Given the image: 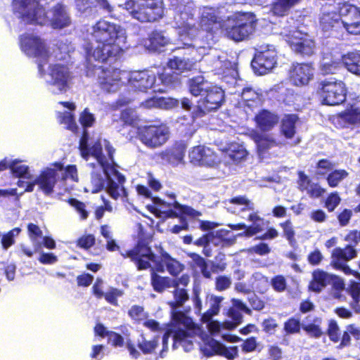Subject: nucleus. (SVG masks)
Here are the masks:
<instances>
[{
	"instance_id": "1",
	"label": "nucleus",
	"mask_w": 360,
	"mask_h": 360,
	"mask_svg": "<svg viewBox=\"0 0 360 360\" xmlns=\"http://www.w3.org/2000/svg\"><path fill=\"white\" fill-rule=\"evenodd\" d=\"M82 157L93 169L89 190L97 193L105 188L108 194L113 199L127 196L124 188V176L114 167V149L105 140L99 139L93 143L89 141L88 133L84 131L79 142Z\"/></svg>"
},
{
	"instance_id": "2",
	"label": "nucleus",
	"mask_w": 360,
	"mask_h": 360,
	"mask_svg": "<svg viewBox=\"0 0 360 360\" xmlns=\"http://www.w3.org/2000/svg\"><path fill=\"white\" fill-rule=\"evenodd\" d=\"M172 281L177 283V285H172L175 288L173 292L174 300L168 303L172 309V326L162 338V349L160 353L162 358L165 356V353L167 350L168 340L170 337H172L174 349L181 346L185 352H190L193 347V339L198 331L192 319L177 310L188 299L187 291L180 286H186L190 281V277L184 274Z\"/></svg>"
},
{
	"instance_id": "3",
	"label": "nucleus",
	"mask_w": 360,
	"mask_h": 360,
	"mask_svg": "<svg viewBox=\"0 0 360 360\" xmlns=\"http://www.w3.org/2000/svg\"><path fill=\"white\" fill-rule=\"evenodd\" d=\"M87 32L96 44L86 43L84 45L86 60L89 64L94 61L103 63L115 60L127 47V32L120 25L99 20Z\"/></svg>"
},
{
	"instance_id": "4",
	"label": "nucleus",
	"mask_w": 360,
	"mask_h": 360,
	"mask_svg": "<svg viewBox=\"0 0 360 360\" xmlns=\"http://www.w3.org/2000/svg\"><path fill=\"white\" fill-rule=\"evenodd\" d=\"M174 11V22L179 29L176 44L177 49H192L199 51L205 48L200 39L202 31L199 30L193 19L194 4L191 0H169Z\"/></svg>"
},
{
	"instance_id": "5",
	"label": "nucleus",
	"mask_w": 360,
	"mask_h": 360,
	"mask_svg": "<svg viewBox=\"0 0 360 360\" xmlns=\"http://www.w3.org/2000/svg\"><path fill=\"white\" fill-rule=\"evenodd\" d=\"M13 9L26 23L45 25L49 22L54 29H63L71 24V18L66 8L57 4L49 12L36 0H13Z\"/></svg>"
},
{
	"instance_id": "6",
	"label": "nucleus",
	"mask_w": 360,
	"mask_h": 360,
	"mask_svg": "<svg viewBox=\"0 0 360 360\" xmlns=\"http://www.w3.org/2000/svg\"><path fill=\"white\" fill-rule=\"evenodd\" d=\"M122 255L134 262L139 270L150 268L153 263L156 271L164 272L166 266L170 274L176 276L184 269V266L179 262L172 258L167 252L162 253L161 260L158 261L150 248L142 242H139L134 249L126 252L125 254L122 253Z\"/></svg>"
},
{
	"instance_id": "7",
	"label": "nucleus",
	"mask_w": 360,
	"mask_h": 360,
	"mask_svg": "<svg viewBox=\"0 0 360 360\" xmlns=\"http://www.w3.org/2000/svg\"><path fill=\"white\" fill-rule=\"evenodd\" d=\"M66 181L72 182L78 181L76 166L69 165L64 168L60 163H55L43 169L35 177V183L39 190L46 195H50L56 192L57 188H58V193L68 191V187L61 188Z\"/></svg>"
},
{
	"instance_id": "8",
	"label": "nucleus",
	"mask_w": 360,
	"mask_h": 360,
	"mask_svg": "<svg viewBox=\"0 0 360 360\" xmlns=\"http://www.w3.org/2000/svg\"><path fill=\"white\" fill-rule=\"evenodd\" d=\"M49 60L39 63V77L44 80L51 94L59 95L66 93L71 87L72 79L69 68L60 63L49 64Z\"/></svg>"
},
{
	"instance_id": "9",
	"label": "nucleus",
	"mask_w": 360,
	"mask_h": 360,
	"mask_svg": "<svg viewBox=\"0 0 360 360\" xmlns=\"http://www.w3.org/2000/svg\"><path fill=\"white\" fill-rule=\"evenodd\" d=\"M119 6H123L132 18L141 22L156 21L164 13L162 0H128Z\"/></svg>"
},
{
	"instance_id": "10",
	"label": "nucleus",
	"mask_w": 360,
	"mask_h": 360,
	"mask_svg": "<svg viewBox=\"0 0 360 360\" xmlns=\"http://www.w3.org/2000/svg\"><path fill=\"white\" fill-rule=\"evenodd\" d=\"M255 16L251 13H236L228 17L222 27L226 36L236 41L248 39L255 30Z\"/></svg>"
},
{
	"instance_id": "11",
	"label": "nucleus",
	"mask_w": 360,
	"mask_h": 360,
	"mask_svg": "<svg viewBox=\"0 0 360 360\" xmlns=\"http://www.w3.org/2000/svg\"><path fill=\"white\" fill-rule=\"evenodd\" d=\"M86 75L89 77L97 76L98 82L102 89L107 92H115L124 83L127 72L119 69H103L86 63Z\"/></svg>"
},
{
	"instance_id": "12",
	"label": "nucleus",
	"mask_w": 360,
	"mask_h": 360,
	"mask_svg": "<svg viewBox=\"0 0 360 360\" xmlns=\"http://www.w3.org/2000/svg\"><path fill=\"white\" fill-rule=\"evenodd\" d=\"M147 207L157 217L162 219L177 217L180 214L188 215L191 217L199 215V212L191 207L181 205L176 201L166 202L159 198H153V204L148 205Z\"/></svg>"
},
{
	"instance_id": "13",
	"label": "nucleus",
	"mask_w": 360,
	"mask_h": 360,
	"mask_svg": "<svg viewBox=\"0 0 360 360\" xmlns=\"http://www.w3.org/2000/svg\"><path fill=\"white\" fill-rule=\"evenodd\" d=\"M277 51L274 45L262 44L256 49V53L252 61L255 73L263 75L269 72L276 65Z\"/></svg>"
},
{
	"instance_id": "14",
	"label": "nucleus",
	"mask_w": 360,
	"mask_h": 360,
	"mask_svg": "<svg viewBox=\"0 0 360 360\" xmlns=\"http://www.w3.org/2000/svg\"><path fill=\"white\" fill-rule=\"evenodd\" d=\"M139 139L149 148H157L164 145L169 137V128L165 124L148 125L139 129Z\"/></svg>"
},
{
	"instance_id": "15",
	"label": "nucleus",
	"mask_w": 360,
	"mask_h": 360,
	"mask_svg": "<svg viewBox=\"0 0 360 360\" xmlns=\"http://www.w3.org/2000/svg\"><path fill=\"white\" fill-rule=\"evenodd\" d=\"M280 34L285 37V41L294 51L303 56H310L314 53L315 49L314 41L302 32L295 30L294 27H284Z\"/></svg>"
},
{
	"instance_id": "16",
	"label": "nucleus",
	"mask_w": 360,
	"mask_h": 360,
	"mask_svg": "<svg viewBox=\"0 0 360 360\" xmlns=\"http://www.w3.org/2000/svg\"><path fill=\"white\" fill-rule=\"evenodd\" d=\"M224 99V93L222 89L212 84L209 91L200 98L196 106L193 108V117H200L207 112L218 109Z\"/></svg>"
},
{
	"instance_id": "17",
	"label": "nucleus",
	"mask_w": 360,
	"mask_h": 360,
	"mask_svg": "<svg viewBox=\"0 0 360 360\" xmlns=\"http://www.w3.org/2000/svg\"><path fill=\"white\" fill-rule=\"evenodd\" d=\"M127 79L131 88L135 91L146 92L152 89L155 92H164L165 89L157 83L155 74L152 71L142 70L127 72Z\"/></svg>"
},
{
	"instance_id": "18",
	"label": "nucleus",
	"mask_w": 360,
	"mask_h": 360,
	"mask_svg": "<svg viewBox=\"0 0 360 360\" xmlns=\"http://www.w3.org/2000/svg\"><path fill=\"white\" fill-rule=\"evenodd\" d=\"M21 51L28 57L37 58L39 63L46 61L51 56L46 49L44 42L33 34H25L20 37Z\"/></svg>"
},
{
	"instance_id": "19",
	"label": "nucleus",
	"mask_w": 360,
	"mask_h": 360,
	"mask_svg": "<svg viewBox=\"0 0 360 360\" xmlns=\"http://www.w3.org/2000/svg\"><path fill=\"white\" fill-rule=\"evenodd\" d=\"M233 308L228 311V316L233 320V322L225 321L221 324L219 321H212L207 325L209 332L212 335H218L221 333V329L231 330L236 328L242 321V314L236 308L244 311L247 314H251V310L241 300L233 299Z\"/></svg>"
},
{
	"instance_id": "20",
	"label": "nucleus",
	"mask_w": 360,
	"mask_h": 360,
	"mask_svg": "<svg viewBox=\"0 0 360 360\" xmlns=\"http://www.w3.org/2000/svg\"><path fill=\"white\" fill-rule=\"evenodd\" d=\"M342 4L326 3L322 6L319 16V26L323 32L330 34L342 27V16L339 13Z\"/></svg>"
},
{
	"instance_id": "21",
	"label": "nucleus",
	"mask_w": 360,
	"mask_h": 360,
	"mask_svg": "<svg viewBox=\"0 0 360 360\" xmlns=\"http://www.w3.org/2000/svg\"><path fill=\"white\" fill-rule=\"evenodd\" d=\"M321 96L323 103L326 105H340L346 99L345 85L341 81H324L322 83Z\"/></svg>"
},
{
	"instance_id": "22",
	"label": "nucleus",
	"mask_w": 360,
	"mask_h": 360,
	"mask_svg": "<svg viewBox=\"0 0 360 360\" xmlns=\"http://www.w3.org/2000/svg\"><path fill=\"white\" fill-rule=\"evenodd\" d=\"M339 13L342 16V27L349 34H360V9L348 3H342Z\"/></svg>"
},
{
	"instance_id": "23",
	"label": "nucleus",
	"mask_w": 360,
	"mask_h": 360,
	"mask_svg": "<svg viewBox=\"0 0 360 360\" xmlns=\"http://www.w3.org/2000/svg\"><path fill=\"white\" fill-rule=\"evenodd\" d=\"M356 256V252L350 245L342 249L337 248L332 252L331 265L336 269L342 271L345 274L354 275L360 279V274L351 269L346 264V262L354 258Z\"/></svg>"
},
{
	"instance_id": "24",
	"label": "nucleus",
	"mask_w": 360,
	"mask_h": 360,
	"mask_svg": "<svg viewBox=\"0 0 360 360\" xmlns=\"http://www.w3.org/2000/svg\"><path fill=\"white\" fill-rule=\"evenodd\" d=\"M333 123L340 129L360 128V106L352 105L333 117Z\"/></svg>"
},
{
	"instance_id": "25",
	"label": "nucleus",
	"mask_w": 360,
	"mask_h": 360,
	"mask_svg": "<svg viewBox=\"0 0 360 360\" xmlns=\"http://www.w3.org/2000/svg\"><path fill=\"white\" fill-rule=\"evenodd\" d=\"M314 77V69L308 63L293 64L289 70V79L295 86L307 84Z\"/></svg>"
},
{
	"instance_id": "26",
	"label": "nucleus",
	"mask_w": 360,
	"mask_h": 360,
	"mask_svg": "<svg viewBox=\"0 0 360 360\" xmlns=\"http://www.w3.org/2000/svg\"><path fill=\"white\" fill-rule=\"evenodd\" d=\"M248 221L252 222L250 226L245 224H229V226L233 230L245 229L243 233H238V236L251 237L261 232L264 227V219L260 217L257 212H252L247 215Z\"/></svg>"
},
{
	"instance_id": "27",
	"label": "nucleus",
	"mask_w": 360,
	"mask_h": 360,
	"mask_svg": "<svg viewBox=\"0 0 360 360\" xmlns=\"http://www.w3.org/2000/svg\"><path fill=\"white\" fill-rule=\"evenodd\" d=\"M189 158L195 165L213 166L219 161L212 149L202 146L194 147L189 153Z\"/></svg>"
},
{
	"instance_id": "28",
	"label": "nucleus",
	"mask_w": 360,
	"mask_h": 360,
	"mask_svg": "<svg viewBox=\"0 0 360 360\" xmlns=\"http://www.w3.org/2000/svg\"><path fill=\"white\" fill-rule=\"evenodd\" d=\"M200 26L201 30H200L202 31L200 39L205 43L202 39L204 35V31L211 32L214 28L217 29L221 26L219 20V11L212 7H203L201 10Z\"/></svg>"
},
{
	"instance_id": "29",
	"label": "nucleus",
	"mask_w": 360,
	"mask_h": 360,
	"mask_svg": "<svg viewBox=\"0 0 360 360\" xmlns=\"http://www.w3.org/2000/svg\"><path fill=\"white\" fill-rule=\"evenodd\" d=\"M256 127L262 131L272 130L278 123V115L268 110H260L255 116Z\"/></svg>"
},
{
	"instance_id": "30",
	"label": "nucleus",
	"mask_w": 360,
	"mask_h": 360,
	"mask_svg": "<svg viewBox=\"0 0 360 360\" xmlns=\"http://www.w3.org/2000/svg\"><path fill=\"white\" fill-rule=\"evenodd\" d=\"M251 139L255 143L258 154L260 157L269 149L279 146V142L277 141L272 134L253 131L251 134Z\"/></svg>"
},
{
	"instance_id": "31",
	"label": "nucleus",
	"mask_w": 360,
	"mask_h": 360,
	"mask_svg": "<svg viewBox=\"0 0 360 360\" xmlns=\"http://www.w3.org/2000/svg\"><path fill=\"white\" fill-rule=\"evenodd\" d=\"M226 207L229 212L240 215L243 219L247 218L246 211L253 212L255 205L252 202L245 196H236L226 202Z\"/></svg>"
},
{
	"instance_id": "32",
	"label": "nucleus",
	"mask_w": 360,
	"mask_h": 360,
	"mask_svg": "<svg viewBox=\"0 0 360 360\" xmlns=\"http://www.w3.org/2000/svg\"><path fill=\"white\" fill-rule=\"evenodd\" d=\"M236 236L231 231L221 229L209 233L210 243L216 247H226L233 245Z\"/></svg>"
},
{
	"instance_id": "33",
	"label": "nucleus",
	"mask_w": 360,
	"mask_h": 360,
	"mask_svg": "<svg viewBox=\"0 0 360 360\" xmlns=\"http://www.w3.org/2000/svg\"><path fill=\"white\" fill-rule=\"evenodd\" d=\"M58 105L70 110L58 112L57 118L59 123L63 124L66 129L75 131L77 128L72 114V111L76 108L75 103L71 102H60Z\"/></svg>"
},
{
	"instance_id": "34",
	"label": "nucleus",
	"mask_w": 360,
	"mask_h": 360,
	"mask_svg": "<svg viewBox=\"0 0 360 360\" xmlns=\"http://www.w3.org/2000/svg\"><path fill=\"white\" fill-rule=\"evenodd\" d=\"M158 155L163 163L177 166L184 161L185 148L183 145H178L172 148L162 151Z\"/></svg>"
},
{
	"instance_id": "35",
	"label": "nucleus",
	"mask_w": 360,
	"mask_h": 360,
	"mask_svg": "<svg viewBox=\"0 0 360 360\" xmlns=\"http://www.w3.org/2000/svg\"><path fill=\"white\" fill-rule=\"evenodd\" d=\"M188 87L189 92L193 96H204L205 94L209 91L212 84L205 79L202 75L193 77L188 79Z\"/></svg>"
},
{
	"instance_id": "36",
	"label": "nucleus",
	"mask_w": 360,
	"mask_h": 360,
	"mask_svg": "<svg viewBox=\"0 0 360 360\" xmlns=\"http://www.w3.org/2000/svg\"><path fill=\"white\" fill-rule=\"evenodd\" d=\"M176 42L177 39L175 43H172L170 39L165 36L163 32L155 31L150 34L148 44L146 43V45L151 51H160L162 47L174 44L176 45V47L170 49L173 51L174 49H178L176 48L178 46V45L176 44Z\"/></svg>"
},
{
	"instance_id": "37",
	"label": "nucleus",
	"mask_w": 360,
	"mask_h": 360,
	"mask_svg": "<svg viewBox=\"0 0 360 360\" xmlns=\"http://www.w3.org/2000/svg\"><path fill=\"white\" fill-rule=\"evenodd\" d=\"M203 61L211 63L212 71L217 75L224 74L231 67V63L225 56L218 54H210L203 58Z\"/></svg>"
},
{
	"instance_id": "38",
	"label": "nucleus",
	"mask_w": 360,
	"mask_h": 360,
	"mask_svg": "<svg viewBox=\"0 0 360 360\" xmlns=\"http://www.w3.org/2000/svg\"><path fill=\"white\" fill-rule=\"evenodd\" d=\"M312 276L313 279L309 284V288L317 292L330 284L333 277L331 274L321 269L315 270Z\"/></svg>"
},
{
	"instance_id": "39",
	"label": "nucleus",
	"mask_w": 360,
	"mask_h": 360,
	"mask_svg": "<svg viewBox=\"0 0 360 360\" xmlns=\"http://www.w3.org/2000/svg\"><path fill=\"white\" fill-rule=\"evenodd\" d=\"M157 83H158L162 88H164L165 92L167 89H171L176 86L179 84V74L174 72L168 66L165 68L162 72L159 73Z\"/></svg>"
},
{
	"instance_id": "40",
	"label": "nucleus",
	"mask_w": 360,
	"mask_h": 360,
	"mask_svg": "<svg viewBox=\"0 0 360 360\" xmlns=\"http://www.w3.org/2000/svg\"><path fill=\"white\" fill-rule=\"evenodd\" d=\"M8 168L10 169L12 174L15 177L25 179H32L29 167L23 164L22 160L7 159L6 169Z\"/></svg>"
},
{
	"instance_id": "41",
	"label": "nucleus",
	"mask_w": 360,
	"mask_h": 360,
	"mask_svg": "<svg viewBox=\"0 0 360 360\" xmlns=\"http://www.w3.org/2000/svg\"><path fill=\"white\" fill-rule=\"evenodd\" d=\"M241 98L245 105L251 110L262 104V95L251 87L244 88L241 93Z\"/></svg>"
},
{
	"instance_id": "42",
	"label": "nucleus",
	"mask_w": 360,
	"mask_h": 360,
	"mask_svg": "<svg viewBox=\"0 0 360 360\" xmlns=\"http://www.w3.org/2000/svg\"><path fill=\"white\" fill-rule=\"evenodd\" d=\"M302 0H274L270 11L274 15L282 17L286 15L290 10L301 2Z\"/></svg>"
},
{
	"instance_id": "43",
	"label": "nucleus",
	"mask_w": 360,
	"mask_h": 360,
	"mask_svg": "<svg viewBox=\"0 0 360 360\" xmlns=\"http://www.w3.org/2000/svg\"><path fill=\"white\" fill-rule=\"evenodd\" d=\"M208 346L213 353L225 356L228 359H233L238 355V349L237 347H226L221 342L212 339L208 342Z\"/></svg>"
},
{
	"instance_id": "44",
	"label": "nucleus",
	"mask_w": 360,
	"mask_h": 360,
	"mask_svg": "<svg viewBox=\"0 0 360 360\" xmlns=\"http://www.w3.org/2000/svg\"><path fill=\"white\" fill-rule=\"evenodd\" d=\"M178 105L179 101L177 99L164 97L158 98L155 96L142 103V105L146 108H160L169 109L177 106Z\"/></svg>"
},
{
	"instance_id": "45",
	"label": "nucleus",
	"mask_w": 360,
	"mask_h": 360,
	"mask_svg": "<svg viewBox=\"0 0 360 360\" xmlns=\"http://www.w3.org/2000/svg\"><path fill=\"white\" fill-rule=\"evenodd\" d=\"M155 266L151 269V285L156 292H162L166 288H171L172 285H177V283L173 281L172 278L165 276H161L155 272Z\"/></svg>"
},
{
	"instance_id": "46",
	"label": "nucleus",
	"mask_w": 360,
	"mask_h": 360,
	"mask_svg": "<svg viewBox=\"0 0 360 360\" xmlns=\"http://www.w3.org/2000/svg\"><path fill=\"white\" fill-rule=\"evenodd\" d=\"M342 62L331 54H325L320 63V71L323 75L334 74L341 67Z\"/></svg>"
},
{
	"instance_id": "47",
	"label": "nucleus",
	"mask_w": 360,
	"mask_h": 360,
	"mask_svg": "<svg viewBox=\"0 0 360 360\" xmlns=\"http://www.w3.org/2000/svg\"><path fill=\"white\" fill-rule=\"evenodd\" d=\"M342 63L353 74L360 76V53L349 52L342 56Z\"/></svg>"
},
{
	"instance_id": "48",
	"label": "nucleus",
	"mask_w": 360,
	"mask_h": 360,
	"mask_svg": "<svg viewBox=\"0 0 360 360\" xmlns=\"http://www.w3.org/2000/svg\"><path fill=\"white\" fill-rule=\"evenodd\" d=\"M224 298L215 295H211L209 298L210 309L205 312L202 316L201 320L204 323H207V325L213 321L212 317L217 315L221 308V303Z\"/></svg>"
},
{
	"instance_id": "49",
	"label": "nucleus",
	"mask_w": 360,
	"mask_h": 360,
	"mask_svg": "<svg viewBox=\"0 0 360 360\" xmlns=\"http://www.w3.org/2000/svg\"><path fill=\"white\" fill-rule=\"evenodd\" d=\"M195 60L196 59L193 60L174 56L168 61L167 66L172 70L184 72L191 70L193 68Z\"/></svg>"
},
{
	"instance_id": "50",
	"label": "nucleus",
	"mask_w": 360,
	"mask_h": 360,
	"mask_svg": "<svg viewBox=\"0 0 360 360\" xmlns=\"http://www.w3.org/2000/svg\"><path fill=\"white\" fill-rule=\"evenodd\" d=\"M297 119L298 117L295 115H288L283 118L281 131L286 139H291L295 135V124Z\"/></svg>"
},
{
	"instance_id": "51",
	"label": "nucleus",
	"mask_w": 360,
	"mask_h": 360,
	"mask_svg": "<svg viewBox=\"0 0 360 360\" xmlns=\"http://www.w3.org/2000/svg\"><path fill=\"white\" fill-rule=\"evenodd\" d=\"M73 52L74 47L71 43L68 41H61L56 45V48L53 51V56L58 60H68Z\"/></svg>"
},
{
	"instance_id": "52",
	"label": "nucleus",
	"mask_w": 360,
	"mask_h": 360,
	"mask_svg": "<svg viewBox=\"0 0 360 360\" xmlns=\"http://www.w3.org/2000/svg\"><path fill=\"white\" fill-rule=\"evenodd\" d=\"M28 236L32 242V247L36 251H40L42 247L41 239L42 237V231L37 225L29 224L27 226Z\"/></svg>"
},
{
	"instance_id": "53",
	"label": "nucleus",
	"mask_w": 360,
	"mask_h": 360,
	"mask_svg": "<svg viewBox=\"0 0 360 360\" xmlns=\"http://www.w3.org/2000/svg\"><path fill=\"white\" fill-rule=\"evenodd\" d=\"M21 232V229L16 227L12 230L2 233L0 231L1 245L4 250H7L15 243V238L19 236Z\"/></svg>"
},
{
	"instance_id": "54",
	"label": "nucleus",
	"mask_w": 360,
	"mask_h": 360,
	"mask_svg": "<svg viewBox=\"0 0 360 360\" xmlns=\"http://www.w3.org/2000/svg\"><path fill=\"white\" fill-rule=\"evenodd\" d=\"M247 155V151L239 146L233 145L226 151V156L233 162H238L244 159Z\"/></svg>"
},
{
	"instance_id": "55",
	"label": "nucleus",
	"mask_w": 360,
	"mask_h": 360,
	"mask_svg": "<svg viewBox=\"0 0 360 360\" xmlns=\"http://www.w3.org/2000/svg\"><path fill=\"white\" fill-rule=\"evenodd\" d=\"M124 292L122 290L110 287L108 288L105 292H104V295L103 297L105 298L107 302L113 305L118 306V298L121 297L123 295Z\"/></svg>"
},
{
	"instance_id": "56",
	"label": "nucleus",
	"mask_w": 360,
	"mask_h": 360,
	"mask_svg": "<svg viewBox=\"0 0 360 360\" xmlns=\"http://www.w3.org/2000/svg\"><path fill=\"white\" fill-rule=\"evenodd\" d=\"M347 176L348 173L347 171L336 169L328 174L327 181L330 187H336Z\"/></svg>"
},
{
	"instance_id": "57",
	"label": "nucleus",
	"mask_w": 360,
	"mask_h": 360,
	"mask_svg": "<svg viewBox=\"0 0 360 360\" xmlns=\"http://www.w3.org/2000/svg\"><path fill=\"white\" fill-rule=\"evenodd\" d=\"M128 314L131 319L138 323L143 322L148 317V314L144 311L143 307L139 305L131 306Z\"/></svg>"
},
{
	"instance_id": "58",
	"label": "nucleus",
	"mask_w": 360,
	"mask_h": 360,
	"mask_svg": "<svg viewBox=\"0 0 360 360\" xmlns=\"http://www.w3.org/2000/svg\"><path fill=\"white\" fill-rule=\"evenodd\" d=\"M158 341L154 339L153 340H146L141 336V339L139 340L138 347L144 354L152 353L157 347Z\"/></svg>"
},
{
	"instance_id": "59",
	"label": "nucleus",
	"mask_w": 360,
	"mask_h": 360,
	"mask_svg": "<svg viewBox=\"0 0 360 360\" xmlns=\"http://www.w3.org/2000/svg\"><path fill=\"white\" fill-rule=\"evenodd\" d=\"M320 320L316 319L313 323H303L302 324V328L309 335L316 338L320 337L322 334L321 330L319 327Z\"/></svg>"
},
{
	"instance_id": "60",
	"label": "nucleus",
	"mask_w": 360,
	"mask_h": 360,
	"mask_svg": "<svg viewBox=\"0 0 360 360\" xmlns=\"http://www.w3.org/2000/svg\"><path fill=\"white\" fill-rule=\"evenodd\" d=\"M79 120L83 127H91L94 125L96 118L94 115L90 112L88 108H85L81 112Z\"/></svg>"
},
{
	"instance_id": "61",
	"label": "nucleus",
	"mask_w": 360,
	"mask_h": 360,
	"mask_svg": "<svg viewBox=\"0 0 360 360\" xmlns=\"http://www.w3.org/2000/svg\"><path fill=\"white\" fill-rule=\"evenodd\" d=\"M137 119L136 112L131 108L125 109L121 113V120L127 124L132 125Z\"/></svg>"
},
{
	"instance_id": "62",
	"label": "nucleus",
	"mask_w": 360,
	"mask_h": 360,
	"mask_svg": "<svg viewBox=\"0 0 360 360\" xmlns=\"http://www.w3.org/2000/svg\"><path fill=\"white\" fill-rule=\"evenodd\" d=\"M271 286L277 292H283L287 286L285 278L281 275L274 277L271 281Z\"/></svg>"
},
{
	"instance_id": "63",
	"label": "nucleus",
	"mask_w": 360,
	"mask_h": 360,
	"mask_svg": "<svg viewBox=\"0 0 360 360\" xmlns=\"http://www.w3.org/2000/svg\"><path fill=\"white\" fill-rule=\"evenodd\" d=\"M70 205L75 208L78 214H79L82 219H86L88 217V212L85 209V205L74 198L68 200Z\"/></svg>"
},
{
	"instance_id": "64",
	"label": "nucleus",
	"mask_w": 360,
	"mask_h": 360,
	"mask_svg": "<svg viewBox=\"0 0 360 360\" xmlns=\"http://www.w3.org/2000/svg\"><path fill=\"white\" fill-rule=\"evenodd\" d=\"M231 279L226 276H219L215 281L216 289L219 291H223L230 288Z\"/></svg>"
}]
</instances>
